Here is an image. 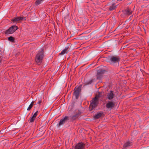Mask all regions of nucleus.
Segmentation results:
<instances>
[{"mask_svg": "<svg viewBox=\"0 0 149 149\" xmlns=\"http://www.w3.org/2000/svg\"><path fill=\"white\" fill-rule=\"evenodd\" d=\"M43 56V50L42 49L38 52L35 58V61L38 65H39L42 62Z\"/></svg>", "mask_w": 149, "mask_h": 149, "instance_id": "nucleus-2", "label": "nucleus"}, {"mask_svg": "<svg viewBox=\"0 0 149 149\" xmlns=\"http://www.w3.org/2000/svg\"><path fill=\"white\" fill-rule=\"evenodd\" d=\"M18 28L16 25H13L10 27L8 30L5 31V33L7 34H11L17 30Z\"/></svg>", "mask_w": 149, "mask_h": 149, "instance_id": "nucleus-4", "label": "nucleus"}, {"mask_svg": "<svg viewBox=\"0 0 149 149\" xmlns=\"http://www.w3.org/2000/svg\"><path fill=\"white\" fill-rule=\"evenodd\" d=\"M105 72V70H99L97 71V77L98 79H100L103 77V74Z\"/></svg>", "mask_w": 149, "mask_h": 149, "instance_id": "nucleus-7", "label": "nucleus"}, {"mask_svg": "<svg viewBox=\"0 0 149 149\" xmlns=\"http://www.w3.org/2000/svg\"><path fill=\"white\" fill-rule=\"evenodd\" d=\"M35 118L34 117H33V116H32V117L30 118L29 120L30 122L32 123L35 120Z\"/></svg>", "mask_w": 149, "mask_h": 149, "instance_id": "nucleus-21", "label": "nucleus"}, {"mask_svg": "<svg viewBox=\"0 0 149 149\" xmlns=\"http://www.w3.org/2000/svg\"><path fill=\"white\" fill-rule=\"evenodd\" d=\"M132 145V143L130 142H127L125 143L123 146V149H126V148Z\"/></svg>", "mask_w": 149, "mask_h": 149, "instance_id": "nucleus-13", "label": "nucleus"}, {"mask_svg": "<svg viewBox=\"0 0 149 149\" xmlns=\"http://www.w3.org/2000/svg\"><path fill=\"white\" fill-rule=\"evenodd\" d=\"M100 97V95H96L94 98L93 99L89 107L91 110H92L97 107L99 99Z\"/></svg>", "mask_w": 149, "mask_h": 149, "instance_id": "nucleus-1", "label": "nucleus"}, {"mask_svg": "<svg viewBox=\"0 0 149 149\" xmlns=\"http://www.w3.org/2000/svg\"><path fill=\"white\" fill-rule=\"evenodd\" d=\"M44 0H36L35 4L36 5H38L40 4Z\"/></svg>", "mask_w": 149, "mask_h": 149, "instance_id": "nucleus-20", "label": "nucleus"}, {"mask_svg": "<svg viewBox=\"0 0 149 149\" xmlns=\"http://www.w3.org/2000/svg\"><path fill=\"white\" fill-rule=\"evenodd\" d=\"M38 111H36L34 114L33 115V117H35V118H36V117L37 115H38Z\"/></svg>", "mask_w": 149, "mask_h": 149, "instance_id": "nucleus-22", "label": "nucleus"}, {"mask_svg": "<svg viewBox=\"0 0 149 149\" xmlns=\"http://www.w3.org/2000/svg\"><path fill=\"white\" fill-rule=\"evenodd\" d=\"M93 82V80L92 79L90 80L88 82H87L86 84H91Z\"/></svg>", "mask_w": 149, "mask_h": 149, "instance_id": "nucleus-23", "label": "nucleus"}, {"mask_svg": "<svg viewBox=\"0 0 149 149\" xmlns=\"http://www.w3.org/2000/svg\"><path fill=\"white\" fill-rule=\"evenodd\" d=\"M81 86H80L77 88H75L74 90L73 95L75 96L76 98L77 99L79 97L80 92L81 91Z\"/></svg>", "mask_w": 149, "mask_h": 149, "instance_id": "nucleus-5", "label": "nucleus"}, {"mask_svg": "<svg viewBox=\"0 0 149 149\" xmlns=\"http://www.w3.org/2000/svg\"><path fill=\"white\" fill-rule=\"evenodd\" d=\"M115 97V95L113 91H110L107 94V98L111 100Z\"/></svg>", "mask_w": 149, "mask_h": 149, "instance_id": "nucleus-8", "label": "nucleus"}, {"mask_svg": "<svg viewBox=\"0 0 149 149\" xmlns=\"http://www.w3.org/2000/svg\"><path fill=\"white\" fill-rule=\"evenodd\" d=\"M42 101L41 100L39 101L38 102V104H40V103H41Z\"/></svg>", "mask_w": 149, "mask_h": 149, "instance_id": "nucleus-24", "label": "nucleus"}, {"mask_svg": "<svg viewBox=\"0 0 149 149\" xmlns=\"http://www.w3.org/2000/svg\"><path fill=\"white\" fill-rule=\"evenodd\" d=\"M79 116V114L77 113L71 116V119L72 120H74L77 119Z\"/></svg>", "mask_w": 149, "mask_h": 149, "instance_id": "nucleus-15", "label": "nucleus"}, {"mask_svg": "<svg viewBox=\"0 0 149 149\" xmlns=\"http://www.w3.org/2000/svg\"><path fill=\"white\" fill-rule=\"evenodd\" d=\"M24 19H26V17H24V18L21 17H17L14 18L13 19L11 20V21L13 22H17L18 21H21Z\"/></svg>", "mask_w": 149, "mask_h": 149, "instance_id": "nucleus-11", "label": "nucleus"}, {"mask_svg": "<svg viewBox=\"0 0 149 149\" xmlns=\"http://www.w3.org/2000/svg\"><path fill=\"white\" fill-rule=\"evenodd\" d=\"M85 144L82 142L79 143L76 145L75 149H84Z\"/></svg>", "mask_w": 149, "mask_h": 149, "instance_id": "nucleus-9", "label": "nucleus"}, {"mask_svg": "<svg viewBox=\"0 0 149 149\" xmlns=\"http://www.w3.org/2000/svg\"><path fill=\"white\" fill-rule=\"evenodd\" d=\"M8 39L9 41L11 42H14L15 38L12 36H10L8 38Z\"/></svg>", "mask_w": 149, "mask_h": 149, "instance_id": "nucleus-19", "label": "nucleus"}, {"mask_svg": "<svg viewBox=\"0 0 149 149\" xmlns=\"http://www.w3.org/2000/svg\"><path fill=\"white\" fill-rule=\"evenodd\" d=\"M115 103L113 102H109L106 105V107L107 108L112 109L114 106Z\"/></svg>", "mask_w": 149, "mask_h": 149, "instance_id": "nucleus-10", "label": "nucleus"}, {"mask_svg": "<svg viewBox=\"0 0 149 149\" xmlns=\"http://www.w3.org/2000/svg\"><path fill=\"white\" fill-rule=\"evenodd\" d=\"M109 62L110 64L112 65L118 63L120 61V57L118 56H111L109 57Z\"/></svg>", "mask_w": 149, "mask_h": 149, "instance_id": "nucleus-3", "label": "nucleus"}, {"mask_svg": "<svg viewBox=\"0 0 149 149\" xmlns=\"http://www.w3.org/2000/svg\"><path fill=\"white\" fill-rule=\"evenodd\" d=\"M34 103L33 101L29 105V107L27 109V110L28 111H29L31 109V108L32 107Z\"/></svg>", "mask_w": 149, "mask_h": 149, "instance_id": "nucleus-18", "label": "nucleus"}, {"mask_svg": "<svg viewBox=\"0 0 149 149\" xmlns=\"http://www.w3.org/2000/svg\"><path fill=\"white\" fill-rule=\"evenodd\" d=\"M103 113H99L95 114V116L94 118L96 119H98L101 117Z\"/></svg>", "mask_w": 149, "mask_h": 149, "instance_id": "nucleus-16", "label": "nucleus"}, {"mask_svg": "<svg viewBox=\"0 0 149 149\" xmlns=\"http://www.w3.org/2000/svg\"><path fill=\"white\" fill-rule=\"evenodd\" d=\"M69 119V117L68 116H65L63 118L60 120L59 122L57 125L60 127L62 125H63L66 123Z\"/></svg>", "mask_w": 149, "mask_h": 149, "instance_id": "nucleus-6", "label": "nucleus"}, {"mask_svg": "<svg viewBox=\"0 0 149 149\" xmlns=\"http://www.w3.org/2000/svg\"><path fill=\"white\" fill-rule=\"evenodd\" d=\"M132 11L129 8L123 11V14L127 16H129L132 14Z\"/></svg>", "mask_w": 149, "mask_h": 149, "instance_id": "nucleus-12", "label": "nucleus"}, {"mask_svg": "<svg viewBox=\"0 0 149 149\" xmlns=\"http://www.w3.org/2000/svg\"><path fill=\"white\" fill-rule=\"evenodd\" d=\"M116 8V5L115 3H114L110 6L109 9L110 11H112L113 10L115 9Z\"/></svg>", "mask_w": 149, "mask_h": 149, "instance_id": "nucleus-14", "label": "nucleus"}, {"mask_svg": "<svg viewBox=\"0 0 149 149\" xmlns=\"http://www.w3.org/2000/svg\"><path fill=\"white\" fill-rule=\"evenodd\" d=\"M68 49V48H65V49L63 50L62 52L59 54L60 55H63L65 54V53H67V51Z\"/></svg>", "mask_w": 149, "mask_h": 149, "instance_id": "nucleus-17", "label": "nucleus"}]
</instances>
